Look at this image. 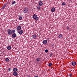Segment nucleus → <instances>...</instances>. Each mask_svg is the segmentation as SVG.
Instances as JSON below:
<instances>
[{"label":"nucleus","mask_w":77,"mask_h":77,"mask_svg":"<svg viewBox=\"0 0 77 77\" xmlns=\"http://www.w3.org/2000/svg\"><path fill=\"white\" fill-rule=\"evenodd\" d=\"M32 18L35 20V21H38L39 19V18L38 17H37V15L36 14H34L32 17Z\"/></svg>","instance_id":"1"},{"label":"nucleus","mask_w":77,"mask_h":77,"mask_svg":"<svg viewBox=\"0 0 77 77\" xmlns=\"http://www.w3.org/2000/svg\"><path fill=\"white\" fill-rule=\"evenodd\" d=\"M23 12L24 14H27L29 12V9L27 7H25L23 10Z\"/></svg>","instance_id":"2"},{"label":"nucleus","mask_w":77,"mask_h":77,"mask_svg":"<svg viewBox=\"0 0 77 77\" xmlns=\"http://www.w3.org/2000/svg\"><path fill=\"white\" fill-rule=\"evenodd\" d=\"M8 33L9 35H11V33H12V31L11 30V29H8Z\"/></svg>","instance_id":"3"},{"label":"nucleus","mask_w":77,"mask_h":77,"mask_svg":"<svg viewBox=\"0 0 77 77\" xmlns=\"http://www.w3.org/2000/svg\"><path fill=\"white\" fill-rule=\"evenodd\" d=\"M21 26H18L17 27V29L18 32L19 30H21Z\"/></svg>","instance_id":"4"},{"label":"nucleus","mask_w":77,"mask_h":77,"mask_svg":"<svg viewBox=\"0 0 77 77\" xmlns=\"http://www.w3.org/2000/svg\"><path fill=\"white\" fill-rule=\"evenodd\" d=\"M11 36L12 38H15L17 36V34L15 33H14Z\"/></svg>","instance_id":"5"},{"label":"nucleus","mask_w":77,"mask_h":77,"mask_svg":"<svg viewBox=\"0 0 77 77\" xmlns=\"http://www.w3.org/2000/svg\"><path fill=\"white\" fill-rule=\"evenodd\" d=\"M33 39H36L37 38V35L36 34H34L32 35Z\"/></svg>","instance_id":"6"},{"label":"nucleus","mask_w":77,"mask_h":77,"mask_svg":"<svg viewBox=\"0 0 77 77\" xmlns=\"http://www.w3.org/2000/svg\"><path fill=\"white\" fill-rule=\"evenodd\" d=\"M38 5L39 6H42V5H43V3H42V2L40 1L38 2Z\"/></svg>","instance_id":"7"},{"label":"nucleus","mask_w":77,"mask_h":77,"mask_svg":"<svg viewBox=\"0 0 77 77\" xmlns=\"http://www.w3.org/2000/svg\"><path fill=\"white\" fill-rule=\"evenodd\" d=\"M18 33L19 35H22L23 33V30H21L20 31H18Z\"/></svg>","instance_id":"8"},{"label":"nucleus","mask_w":77,"mask_h":77,"mask_svg":"<svg viewBox=\"0 0 77 77\" xmlns=\"http://www.w3.org/2000/svg\"><path fill=\"white\" fill-rule=\"evenodd\" d=\"M43 44H46L47 43V40H45L43 41Z\"/></svg>","instance_id":"9"},{"label":"nucleus","mask_w":77,"mask_h":77,"mask_svg":"<svg viewBox=\"0 0 77 77\" xmlns=\"http://www.w3.org/2000/svg\"><path fill=\"white\" fill-rule=\"evenodd\" d=\"M13 74V75H14V76H17L18 75V73L16 72H14Z\"/></svg>","instance_id":"10"},{"label":"nucleus","mask_w":77,"mask_h":77,"mask_svg":"<svg viewBox=\"0 0 77 77\" xmlns=\"http://www.w3.org/2000/svg\"><path fill=\"white\" fill-rule=\"evenodd\" d=\"M55 10H56V9H55L54 7H53L51 9V12H54V11H55Z\"/></svg>","instance_id":"11"},{"label":"nucleus","mask_w":77,"mask_h":77,"mask_svg":"<svg viewBox=\"0 0 77 77\" xmlns=\"http://www.w3.org/2000/svg\"><path fill=\"white\" fill-rule=\"evenodd\" d=\"M13 71L14 72L17 71V69L16 68H14L13 69Z\"/></svg>","instance_id":"12"},{"label":"nucleus","mask_w":77,"mask_h":77,"mask_svg":"<svg viewBox=\"0 0 77 77\" xmlns=\"http://www.w3.org/2000/svg\"><path fill=\"white\" fill-rule=\"evenodd\" d=\"M72 64L73 66H75V65H76V62H73L72 63Z\"/></svg>","instance_id":"13"},{"label":"nucleus","mask_w":77,"mask_h":77,"mask_svg":"<svg viewBox=\"0 0 77 77\" xmlns=\"http://www.w3.org/2000/svg\"><path fill=\"white\" fill-rule=\"evenodd\" d=\"M7 48L8 50H11V46H8L7 47Z\"/></svg>","instance_id":"14"},{"label":"nucleus","mask_w":77,"mask_h":77,"mask_svg":"<svg viewBox=\"0 0 77 77\" xmlns=\"http://www.w3.org/2000/svg\"><path fill=\"white\" fill-rule=\"evenodd\" d=\"M63 37V35L62 34H60L58 36L59 38H60Z\"/></svg>","instance_id":"15"},{"label":"nucleus","mask_w":77,"mask_h":77,"mask_svg":"<svg viewBox=\"0 0 77 77\" xmlns=\"http://www.w3.org/2000/svg\"><path fill=\"white\" fill-rule=\"evenodd\" d=\"M19 19L20 20H21L23 19V17H22L21 16H20L19 17Z\"/></svg>","instance_id":"16"},{"label":"nucleus","mask_w":77,"mask_h":77,"mask_svg":"<svg viewBox=\"0 0 77 77\" xmlns=\"http://www.w3.org/2000/svg\"><path fill=\"white\" fill-rule=\"evenodd\" d=\"M41 8V7L40 5H38L37 7V9L38 10H40V8Z\"/></svg>","instance_id":"17"},{"label":"nucleus","mask_w":77,"mask_h":77,"mask_svg":"<svg viewBox=\"0 0 77 77\" xmlns=\"http://www.w3.org/2000/svg\"><path fill=\"white\" fill-rule=\"evenodd\" d=\"M36 60L37 62H39L40 61V58H36Z\"/></svg>","instance_id":"18"},{"label":"nucleus","mask_w":77,"mask_h":77,"mask_svg":"<svg viewBox=\"0 0 77 77\" xmlns=\"http://www.w3.org/2000/svg\"><path fill=\"white\" fill-rule=\"evenodd\" d=\"M6 5H4V6L2 7V9H5V8L6 7Z\"/></svg>","instance_id":"19"},{"label":"nucleus","mask_w":77,"mask_h":77,"mask_svg":"<svg viewBox=\"0 0 77 77\" xmlns=\"http://www.w3.org/2000/svg\"><path fill=\"white\" fill-rule=\"evenodd\" d=\"M66 4V3H65V2H63L62 3V5H63V6H65V5Z\"/></svg>","instance_id":"20"},{"label":"nucleus","mask_w":77,"mask_h":77,"mask_svg":"<svg viewBox=\"0 0 77 77\" xmlns=\"http://www.w3.org/2000/svg\"><path fill=\"white\" fill-rule=\"evenodd\" d=\"M9 60V59L8 58H6L5 59V61L6 62H8Z\"/></svg>","instance_id":"21"},{"label":"nucleus","mask_w":77,"mask_h":77,"mask_svg":"<svg viewBox=\"0 0 77 77\" xmlns=\"http://www.w3.org/2000/svg\"><path fill=\"white\" fill-rule=\"evenodd\" d=\"M52 65V63H50L48 64L49 66H51Z\"/></svg>","instance_id":"22"},{"label":"nucleus","mask_w":77,"mask_h":77,"mask_svg":"<svg viewBox=\"0 0 77 77\" xmlns=\"http://www.w3.org/2000/svg\"><path fill=\"white\" fill-rule=\"evenodd\" d=\"M45 53H48V49H46L45 50Z\"/></svg>","instance_id":"23"},{"label":"nucleus","mask_w":77,"mask_h":77,"mask_svg":"<svg viewBox=\"0 0 77 77\" xmlns=\"http://www.w3.org/2000/svg\"><path fill=\"white\" fill-rule=\"evenodd\" d=\"M16 2L15 1H14L12 3V5H14L15 3Z\"/></svg>","instance_id":"24"},{"label":"nucleus","mask_w":77,"mask_h":77,"mask_svg":"<svg viewBox=\"0 0 77 77\" xmlns=\"http://www.w3.org/2000/svg\"><path fill=\"white\" fill-rule=\"evenodd\" d=\"M12 32H13V33H15V29L13 30H12Z\"/></svg>","instance_id":"25"},{"label":"nucleus","mask_w":77,"mask_h":77,"mask_svg":"<svg viewBox=\"0 0 77 77\" xmlns=\"http://www.w3.org/2000/svg\"><path fill=\"white\" fill-rule=\"evenodd\" d=\"M67 30H69V27H67Z\"/></svg>","instance_id":"26"},{"label":"nucleus","mask_w":77,"mask_h":77,"mask_svg":"<svg viewBox=\"0 0 77 77\" xmlns=\"http://www.w3.org/2000/svg\"><path fill=\"white\" fill-rule=\"evenodd\" d=\"M11 69H11V68H9L8 69V71H11Z\"/></svg>","instance_id":"27"},{"label":"nucleus","mask_w":77,"mask_h":77,"mask_svg":"<svg viewBox=\"0 0 77 77\" xmlns=\"http://www.w3.org/2000/svg\"><path fill=\"white\" fill-rule=\"evenodd\" d=\"M72 74H69V76H70V77H71V76H72Z\"/></svg>","instance_id":"28"},{"label":"nucleus","mask_w":77,"mask_h":77,"mask_svg":"<svg viewBox=\"0 0 77 77\" xmlns=\"http://www.w3.org/2000/svg\"><path fill=\"white\" fill-rule=\"evenodd\" d=\"M50 56L51 57L52 56H53V54H51L50 55Z\"/></svg>","instance_id":"29"},{"label":"nucleus","mask_w":77,"mask_h":77,"mask_svg":"<svg viewBox=\"0 0 77 77\" xmlns=\"http://www.w3.org/2000/svg\"><path fill=\"white\" fill-rule=\"evenodd\" d=\"M47 40H48L50 39V38H47Z\"/></svg>","instance_id":"30"},{"label":"nucleus","mask_w":77,"mask_h":77,"mask_svg":"<svg viewBox=\"0 0 77 77\" xmlns=\"http://www.w3.org/2000/svg\"><path fill=\"white\" fill-rule=\"evenodd\" d=\"M34 77H38L37 76H35Z\"/></svg>","instance_id":"31"}]
</instances>
